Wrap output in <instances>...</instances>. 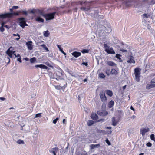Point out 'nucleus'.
<instances>
[{
  "label": "nucleus",
  "mask_w": 155,
  "mask_h": 155,
  "mask_svg": "<svg viewBox=\"0 0 155 155\" xmlns=\"http://www.w3.org/2000/svg\"><path fill=\"white\" fill-rule=\"evenodd\" d=\"M80 9L82 11H84V10L85 9V7H81L80 8Z\"/></svg>",
  "instance_id": "obj_55"
},
{
  "label": "nucleus",
  "mask_w": 155,
  "mask_h": 155,
  "mask_svg": "<svg viewBox=\"0 0 155 155\" xmlns=\"http://www.w3.org/2000/svg\"><path fill=\"white\" fill-rule=\"evenodd\" d=\"M86 13L88 14L90 11V8H85V9L84 11Z\"/></svg>",
  "instance_id": "obj_40"
},
{
  "label": "nucleus",
  "mask_w": 155,
  "mask_h": 155,
  "mask_svg": "<svg viewBox=\"0 0 155 155\" xmlns=\"http://www.w3.org/2000/svg\"><path fill=\"white\" fill-rule=\"evenodd\" d=\"M26 45L29 50H31L33 49V45L32 41H28L26 43Z\"/></svg>",
  "instance_id": "obj_12"
},
{
  "label": "nucleus",
  "mask_w": 155,
  "mask_h": 155,
  "mask_svg": "<svg viewBox=\"0 0 155 155\" xmlns=\"http://www.w3.org/2000/svg\"><path fill=\"white\" fill-rule=\"evenodd\" d=\"M30 12H31V13H33V14H34L35 13V12H34L33 10H31L30 11Z\"/></svg>",
  "instance_id": "obj_64"
},
{
  "label": "nucleus",
  "mask_w": 155,
  "mask_h": 155,
  "mask_svg": "<svg viewBox=\"0 0 155 155\" xmlns=\"http://www.w3.org/2000/svg\"><path fill=\"white\" fill-rule=\"evenodd\" d=\"M59 149L57 147H54L50 149L49 150V151L50 153H52L54 155H56V153L58 152Z\"/></svg>",
  "instance_id": "obj_13"
},
{
  "label": "nucleus",
  "mask_w": 155,
  "mask_h": 155,
  "mask_svg": "<svg viewBox=\"0 0 155 155\" xmlns=\"http://www.w3.org/2000/svg\"><path fill=\"white\" fill-rule=\"evenodd\" d=\"M57 47L59 48V50H60V49L62 48L61 46V45H57Z\"/></svg>",
  "instance_id": "obj_50"
},
{
  "label": "nucleus",
  "mask_w": 155,
  "mask_h": 155,
  "mask_svg": "<svg viewBox=\"0 0 155 155\" xmlns=\"http://www.w3.org/2000/svg\"><path fill=\"white\" fill-rule=\"evenodd\" d=\"M151 83H155V79H153L151 81Z\"/></svg>",
  "instance_id": "obj_53"
},
{
  "label": "nucleus",
  "mask_w": 155,
  "mask_h": 155,
  "mask_svg": "<svg viewBox=\"0 0 155 155\" xmlns=\"http://www.w3.org/2000/svg\"><path fill=\"white\" fill-rule=\"evenodd\" d=\"M133 0H127L125 5L127 7H130L132 6Z\"/></svg>",
  "instance_id": "obj_21"
},
{
  "label": "nucleus",
  "mask_w": 155,
  "mask_h": 155,
  "mask_svg": "<svg viewBox=\"0 0 155 155\" xmlns=\"http://www.w3.org/2000/svg\"><path fill=\"white\" fill-rule=\"evenodd\" d=\"M81 155H88L87 153L85 152L81 153Z\"/></svg>",
  "instance_id": "obj_51"
},
{
  "label": "nucleus",
  "mask_w": 155,
  "mask_h": 155,
  "mask_svg": "<svg viewBox=\"0 0 155 155\" xmlns=\"http://www.w3.org/2000/svg\"><path fill=\"white\" fill-rule=\"evenodd\" d=\"M104 25L102 27V29L104 30L106 29V32L107 33H109L111 32L112 29L110 26V25H106V24H104Z\"/></svg>",
  "instance_id": "obj_10"
},
{
  "label": "nucleus",
  "mask_w": 155,
  "mask_h": 155,
  "mask_svg": "<svg viewBox=\"0 0 155 155\" xmlns=\"http://www.w3.org/2000/svg\"><path fill=\"white\" fill-rule=\"evenodd\" d=\"M104 46L105 48V51L107 53L112 54H115V52L113 50L112 48H110V47L108 46L106 44H104Z\"/></svg>",
  "instance_id": "obj_3"
},
{
  "label": "nucleus",
  "mask_w": 155,
  "mask_h": 155,
  "mask_svg": "<svg viewBox=\"0 0 155 155\" xmlns=\"http://www.w3.org/2000/svg\"><path fill=\"white\" fill-rule=\"evenodd\" d=\"M120 51H122L123 52H126V51H127V50H124V49H121Z\"/></svg>",
  "instance_id": "obj_62"
},
{
  "label": "nucleus",
  "mask_w": 155,
  "mask_h": 155,
  "mask_svg": "<svg viewBox=\"0 0 155 155\" xmlns=\"http://www.w3.org/2000/svg\"><path fill=\"white\" fill-rule=\"evenodd\" d=\"M120 57L121 55L118 54H117L116 55V57L120 61L122 62V60Z\"/></svg>",
  "instance_id": "obj_33"
},
{
  "label": "nucleus",
  "mask_w": 155,
  "mask_h": 155,
  "mask_svg": "<svg viewBox=\"0 0 155 155\" xmlns=\"http://www.w3.org/2000/svg\"><path fill=\"white\" fill-rule=\"evenodd\" d=\"M114 104V102L112 100L110 101L108 104V107L109 108H111Z\"/></svg>",
  "instance_id": "obj_25"
},
{
  "label": "nucleus",
  "mask_w": 155,
  "mask_h": 155,
  "mask_svg": "<svg viewBox=\"0 0 155 155\" xmlns=\"http://www.w3.org/2000/svg\"><path fill=\"white\" fill-rule=\"evenodd\" d=\"M72 55L75 58H78L81 55V53L80 52L74 51L71 53Z\"/></svg>",
  "instance_id": "obj_17"
},
{
  "label": "nucleus",
  "mask_w": 155,
  "mask_h": 155,
  "mask_svg": "<svg viewBox=\"0 0 155 155\" xmlns=\"http://www.w3.org/2000/svg\"><path fill=\"white\" fill-rule=\"evenodd\" d=\"M30 60V62L32 63L35 62L36 61V58L35 57H33L31 58Z\"/></svg>",
  "instance_id": "obj_37"
},
{
  "label": "nucleus",
  "mask_w": 155,
  "mask_h": 155,
  "mask_svg": "<svg viewBox=\"0 0 155 155\" xmlns=\"http://www.w3.org/2000/svg\"><path fill=\"white\" fill-rule=\"evenodd\" d=\"M35 67L36 68H39L41 69H47L48 68V67L43 64H39V65H35Z\"/></svg>",
  "instance_id": "obj_18"
},
{
  "label": "nucleus",
  "mask_w": 155,
  "mask_h": 155,
  "mask_svg": "<svg viewBox=\"0 0 155 155\" xmlns=\"http://www.w3.org/2000/svg\"><path fill=\"white\" fill-rule=\"evenodd\" d=\"M111 71L108 68H106L105 70V72L108 76H109L110 74Z\"/></svg>",
  "instance_id": "obj_32"
},
{
  "label": "nucleus",
  "mask_w": 155,
  "mask_h": 155,
  "mask_svg": "<svg viewBox=\"0 0 155 155\" xmlns=\"http://www.w3.org/2000/svg\"><path fill=\"white\" fill-rule=\"evenodd\" d=\"M82 64H83L85 65L86 66H87L88 65L87 63H85V62H83L82 63Z\"/></svg>",
  "instance_id": "obj_58"
},
{
  "label": "nucleus",
  "mask_w": 155,
  "mask_h": 155,
  "mask_svg": "<svg viewBox=\"0 0 155 155\" xmlns=\"http://www.w3.org/2000/svg\"><path fill=\"white\" fill-rule=\"evenodd\" d=\"M106 128L107 129H112V127H106Z\"/></svg>",
  "instance_id": "obj_60"
},
{
  "label": "nucleus",
  "mask_w": 155,
  "mask_h": 155,
  "mask_svg": "<svg viewBox=\"0 0 155 155\" xmlns=\"http://www.w3.org/2000/svg\"><path fill=\"white\" fill-rule=\"evenodd\" d=\"M150 131L149 128H143L140 129V134H141L143 137L144 136L146 133Z\"/></svg>",
  "instance_id": "obj_9"
},
{
  "label": "nucleus",
  "mask_w": 155,
  "mask_h": 155,
  "mask_svg": "<svg viewBox=\"0 0 155 155\" xmlns=\"http://www.w3.org/2000/svg\"><path fill=\"white\" fill-rule=\"evenodd\" d=\"M17 61H19L20 63H21L22 62L21 60L20 57L18 58L17 59Z\"/></svg>",
  "instance_id": "obj_52"
},
{
  "label": "nucleus",
  "mask_w": 155,
  "mask_h": 155,
  "mask_svg": "<svg viewBox=\"0 0 155 155\" xmlns=\"http://www.w3.org/2000/svg\"><path fill=\"white\" fill-rule=\"evenodd\" d=\"M107 64L108 65L110 66H114L116 65L115 63L111 61H108Z\"/></svg>",
  "instance_id": "obj_26"
},
{
  "label": "nucleus",
  "mask_w": 155,
  "mask_h": 155,
  "mask_svg": "<svg viewBox=\"0 0 155 155\" xmlns=\"http://www.w3.org/2000/svg\"><path fill=\"white\" fill-rule=\"evenodd\" d=\"M152 144L150 142H148L146 144L147 146L148 147H151L152 146Z\"/></svg>",
  "instance_id": "obj_47"
},
{
  "label": "nucleus",
  "mask_w": 155,
  "mask_h": 155,
  "mask_svg": "<svg viewBox=\"0 0 155 155\" xmlns=\"http://www.w3.org/2000/svg\"><path fill=\"white\" fill-rule=\"evenodd\" d=\"M89 50L88 49H84L81 50V52L82 53L84 54L89 52Z\"/></svg>",
  "instance_id": "obj_41"
},
{
  "label": "nucleus",
  "mask_w": 155,
  "mask_h": 155,
  "mask_svg": "<svg viewBox=\"0 0 155 155\" xmlns=\"http://www.w3.org/2000/svg\"><path fill=\"white\" fill-rule=\"evenodd\" d=\"M99 132L100 133H102L103 134H111L112 132V131L111 130H110V131H109L107 133L105 131H104V130H100L99 131Z\"/></svg>",
  "instance_id": "obj_27"
},
{
  "label": "nucleus",
  "mask_w": 155,
  "mask_h": 155,
  "mask_svg": "<svg viewBox=\"0 0 155 155\" xmlns=\"http://www.w3.org/2000/svg\"><path fill=\"white\" fill-rule=\"evenodd\" d=\"M105 92L107 95L110 97L112 96L113 95V93L112 91L110 90H106L105 91Z\"/></svg>",
  "instance_id": "obj_22"
},
{
  "label": "nucleus",
  "mask_w": 155,
  "mask_h": 155,
  "mask_svg": "<svg viewBox=\"0 0 155 155\" xmlns=\"http://www.w3.org/2000/svg\"><path fill=\"white\" fill-rule=\"evenodd\" d=\"M111 73L112 74L116 75L117 74V72L115 69H112L111 70Z\"/></svg>",
  "instance_id": "obj_31"
},
{
  "label": "nucleus",
  "mask_w": 155,
  "mask_h": 155,
  "mask_svg": "<svg viewBox=\"0 0 155 155\" xmlns=\"http://www.w3.org/2000/svg\"><path fill=\"white\" fill-rule=\"evenodd\" d=\"M134 75L135 77V80L137 81H140V78L141 69L139 68H136L134 69Z\"/></svg>",
  "instance_id": "obj_2"
},
{
  "label": "nucleus",
  "mask_w": 155,
  "mask_h": 155,
  "mask_svg": "<svg viewBox=\"0 0 155 155\" xmlns=\"http://www.w3.org/2000/svg\"><path fill=\"white\" fill-rule=\"evenodd\" d=\"M55 87L56 89H59V88H58L59 86H55Z\"/></svg>",
  "instance_id": "obj_61"
},
{
  "label": "nucleus",
  "mask_w": 155,
  "mask_h": 155,
  "mask_svg": "<svg viewBox=\"0 0 155 155\" xmlns=\"http://www.w3.org/2000/svg\"><path fill=\"white\" fill-rule=\"evenodd\" d=\"M105 141L106 143H107L108 145H111V143L108 140V138H107L105 140Z\"/></svg>",
  "instance_id": "obj_45"
},
{
  "label": "nucleus",
  "mask_w": 155,
  "mask_h": 155,
  "mask_svg": "<svg viewBox=\"0 0 155 155\" xmlns=\"http://www.w3.org/2000/svg\"><path fill=\"white\" fill-rule=\"evenodd\" d=\"M41 46L43 47L44 49L45 50L47 51L48 52L49 50L48 48L46 46V45L45 44H43L41 45Z\"/></svg>",
  "instance_id": "obj_36"
},
{
  "label": "nucleus",
  "mask_w": 155,
  "mask_h": 155,
  "mask_svg": "<svg viewBox=\"0 0 155 155\" xmlns=\"http://www.w3.org/2000/svg\"><path fill=\"white\" fill-rule=\"evenodd\" d=\"M97 113L98 115L102 117L105 116L108 114L107 111L106 110L97 111Z\"/></svg>",
  "instance_id": "obj_11"
},
{
  "label": "nucleus",
  "mask_w": 155,
  "mask_h": 155,
  "mask_svg": "<svg viewBox=\"0 0 155 155\" xmlns=\"http://www.w3.org/2000/svg\"><path fill=\"white\" fill-rule=\"evenodd\" d=\"M130 109L133 110L134 111V108H133V107H132V106H131L130 107Z\"/></svg>",
  "instance_id": "obj_57"
},
{
  "label": "nucleus",
  "mask_w": 155,
  "mask_h": 155,
  "mask_svg": "<svg viewBox=\"0 0 155 155\" xmlns=\"http://www.w3.org/2000/svg\"><path fill=\"white\" fill-rule=\"evenodd\" d=\"M152 84H148L146 85V88L147 89H149L152 88Z\"/></svg>",
  "instance_id": "obj_39"
},
{
  "label": "nucleus",
  "mask_w": 155,
  "mask_h": 155,
  "mask_svg": "<svg viewBox=\"0 0 155 155\" xmlns=\"http://www.w3.org/2000/svg\"><path fill=\"white\" fill-rule=\"evenodd\" d=\"M43 35L45 37H48L50 35V33L47 30L43 33Z\"/></svg>",
  "instance_id": "obj_24"
},
{
  "label": "nucleus",
  "mask_w": 155,
  "mask_h": 155,
  "mask_svg": "<svg viewBox=\"0 0 155 155\" xmlns=\"http://www.w3.org/2000/svg\"><path fill=\"white\" fill-rule=\"evenodd\" d=\"M104 119H101L100 120H98L97 122H100L102 121V122L104 121Z\"/></svg>",
  "instance_id": "obj_54"
},
{
  "label": "nucleus",
  "mask_w": 155,
  "mask_h": 155,
  "mask_svg": "<svg viewBox=\"0 0 155 155\" xmlns=\"http://www.w3.org/2000/svg\"><path fill=\"white\" fill-rule=\"evenodd\" d=\"M91 117L93 120H98V116L95 113H93L92 114Z\"/></svg>",
  "instance_id": "obj_20"
},
{
  "label": "nucleus",
  "mask_w": 155,
  "mask_h": 155,
  "mask_svg": "<svg viewBox=\"0 0 155 155\" xmlns=\"http://www.w3.org/2000/svg\"><path fill=\"white\" fill-rule=\"evenodd\" d=\"M142 5V2L140 1H138L135 2L134 4V7H139Z\"/></svg>",
  "instance_id": "obj_15"
},
{
  "label": "nucleus",
  "mask_w": 155,
  "mask_h": 155,
  "mask_svg": "<svg viewBox=\"0 0 155 155\" xmlns=\"http://www.w3.org/2000/svg\"><path fill=\"white\" fill-rule=\"evenodd\" d=\"M35 20L39 23H43L44 21V20L39 16H37L35 18Z\"/></svg>",
  "instance_id": "obj_19"
},
{
  "label": "nucleus",
  "mask_w": 155,
  "mask_h": 155,
  "mask_svg": "<svg viewBox=\"0 0 155 155\" xmlns=\"http://www.w3.org/2000/svg\"><path fill=\"white\" fill-rule=\"evenodd\" d=\"M41 113H39L36 114L35 115V118H37L38 117H39L41 116Z\"/></svg>",
  "instance_id": "obj_46"
},
{
  "label": "nucleus",
  "mask_w": 155,
  "mask_h": 155,
  "mask_svg": "<svg viewBox=\"0 0 155 155\" xmlns=\"http://www.w3.org/2000/svg\"><path fill=\"white\" fill-rule=\"evenodd\" d=\"M94 123V121L91 120H89L87 121V124L88 126H91Z\"/></svg>",
  "instance_id": "obj_35"
},
{
  "label": "nucleus",
  "mask_w": 155,
  "mask_h": 155,
  "mask_svg": "<svg viewBox=\"0 0 155 155\" xmlns=\"http://www.w3.org/2000/svg\"><path fill=\"white\" fill-rule=\"evenodd\" d=\"M64 72L62 70L59 68L56 72V75L58 79L61 78L63 75Z\"/></svg>",
  "instance_id": "obj_8"
},
{
  "label": "nucleus",
  "mask_w": 155,
  "mask_h": 155,
  "mask_svg": "<svg viewBox=\"0 0 155 155\" xmlns=\"http://www.w3.org/2000/svg\"><path fill=\"white\" fill-rule=\"evenodd\" d=\"M56 13V12H54L52 13L43 14L41 13V14L44 17L46 20H49L53 19L54 18V15Z\"/></svg>",
  "instance_id": "obj_1"
},
{
  "label": "nucleus",
  "mask_w": 155,
  "mask_h": 155,
  "mask_svg": "<svg viewBox=\"0 0 155 155\" xmlns=\"http://www.w3.org/2000/svg\"><path fill=\"white\" fill-rule=\"evenodd\" d=\"M59 118L58 117L56 118L55 119H54L53 121V123L54 124H55L57 122V121L59 120Z\"/></svg>",
  "instance_id": "obj_43"
},
{
  "label": "nucleus",
  "mask_w": 155,
  "mask_h": 155,
  "mask_svg": "<svg viewBox=\"0 0 155 155\" xmlns=\"http://www.w3.org/2000/svg\"><path fill=\"white\" fill-rule=\"evenodd\" d=\"M21 12L23 13L26 15H27V12L26 11H22V12Z\"/></svg>",
  "instance_id": "obj_48"
},
{
  "label": "nucleus",
  "mask_w": 155,
  "mask_h": 155,
  "mask_svg": "<svg viewBox=\"0 0 155 155\" xmlns=\"http://www.w3.org/2000/svg\"><path fill=\"white\" fill-rule=\"evenodd\" d=\"M5 23L4 22H3L1 24V26L0 27V31L1 32H3L4 31V29L3 28L4 27V25H5Z\"/></svg>",
  "instance_id": "obj_28"
},
{
  "label": "nucleus",
  "mask_w": 155,
  "mask_h": 155,
  "mask_svg": "<svg viewBox=\"0 0 155 155\" xmlns=\"http://www.w3.org/2000/svg\"><path fill=\"white\" fill-rule=\"evenodd\" d=\"M13 15H18L19 14L17 12L13 13H7L5 14H0V17L2 18H10Z\"/></svg>",
  "instance_id": "obj_4"
},
{
  "label": "nucleus",
  "mask_w": 155,
  "mask_h": 155,
  "mask_svg": "<svg viewBox=\"0 0 155 155\" xmlns=\"http://www.w3.org/2000/svg\"><path fill=\"white\" fill-rule=\"evenodd\" d=\"M31 133L32 134V137L34 138H36L38 137L39 131L37 128H35L34 129V132H32Z\"/></svg>",
  "instance_id": "obj_14"
},
{
  "label": "nucleus",
  "mask_w": 155,
  "mask_h": 155,
  "mask_svg": "<svg viewBox=\"0 0 155 155\" xmlns=\"http://www.w3.org/2000/svg\"><path fill=\"white\" fill-rule=\"evenodd\" d=\"M155 4V0H151L150 2H149L148 5H151Z\"/></svg>",
  "instance_id": "obj_44"
},
{
  "label": "nucleus",
  "mask_w": 155,
  "mask_h": 155,
  "mask_svg": "<svg viewBox=\"0 0 155 155\" xmlns=\"http://www.w3.org/2000/svg\"><path fill=\"white\" fill-rule=\"evenodd\" d=\"M0 100L2 101H5V98L3 97H0Z\"/></svg>",
  "instance_id": "obj_56"
},
{
  "label": "nucleus",
  "mask_w": 155,
  "mask_h": 155,
  "mask_svg": "<svg viewBox=\"0 0 155 155\" xmlns=\"http://www.w3.org/2000/svg\"><path fill=\"white\" fill-rule=\"evenodd\" d=\"M15 51H12L10 50V48L7 50L6 51L7 54L11 58H16V57H20L19 54H18L17 55L15 53Z\"/></svg>",
  "instance_id": "obj_5"
},
{
  "label": "nucleus",
  "mask_w": 155,
  "mask_h": 155,
  "mask_svg": "<svg viewBox=\"0 0 155 155\" xmlns=\"http://www.w3.org/2000/svg\"><path fill=\"white\" fill-rule=\"evenodd\" d=\"M134 58L132 56H129L128 57V60L127 61V62L130 63H135V61L134 59Z\"/></svg>",
  "instance_id": "obj_16"
},
{
  "label": "nucleus",
  "mask_w": 155,
  "mask_h": 155,
  "mask_svg": "<svg viewBox=\"0 0 155 155\" xmlns=\"http://www.w3.org/2000/svg\"><path fill=\"white\" fill-rule=\"evenodd\" d=\"M100 97L101 101L103 102H106L107 101V97L105 96V92L102 91L100 93Z\"/></svg>",
  "instance_id": "obj_7"
},
{
  "label": "nucleus",
  "mask_w": 155,
  "mask_h": 155,
  "mask_svg": "<svg viewBox=\"0 0 155 155\" xmlns=\"http://www.w3.org/2000/svg\"><path fill=\"white\" fill-rule=\"evenodd\" d=\"M99 77L100 78L103 79L105 78V76L103 73L101 72L99 74Z\"/></svg>",
  "instance_id": "obj_34"
},
{
  "label": "nucleus",
  "mask_w": 155,
  "mask_h": 155,
  "mask_svg": "<svg viewBox=\"0 0 155 155\" xmlns=\"http://www.w3.org/2000/svg\"><path fill=\"white\" fill-rule=\"evenodd\" d=\"M100 146V144H91L90 146V147L91 149H94L97 147H99Z\"/></svg>",
  "instance_id": "obj_23"
},
{
  "label": "nucleus",
  "mask_w": 155,
  "mask_h": 155,
  "mask_svg": "<svg viewBox=\"0 0 155 155\" xmlns=\"http://www.w3.org/2000/svg\"><path fill=\"white\" fill-rule=\"evenodd\" d=\"M112 125L113 126H115L117 124V122L115 121V118L113 117L112 118Z\"/></svg>",
  "instance_id": "obj_30"
},
{
  "label": "nucleus",
  "mask_w": 155,
  "mask_h": 155,
  "mask_svg": "<svg viewBox=\"0 0 155 155\" xmlns=\"http://www.w3.org/2000/svg\"><path fill=\"white\" fill-rule=\"evenodd\" d=\"M13 35L14 36H18V38H16L15 39L16 40H19L20 39V35L19 34H13Z\"/></svg>",
  "instance_id": "obj_38"
},
{
  "label": "nucleus",
  "mask_w": 155,
  "mask_h": 155,
  "mask_svg": "<svg viewBox=\"0 0 155 155\" xmlns=\"http://www.w3.org/2000/svg\"><path fill=\"white\" fill-rule=\"evenodd\" d=\"M12 7V9H17L18 8V6H13Z\"/></svg>",
  "instance_id": "obj_49"
},
{
  "label": "nucleus",
  "mask_w": 155,
  "mask_h": 155,
  "mask_svg": "<svg viewBox=\"0 0 155 155\" xmlns=\"http://www.w3.org/2000/svg\"><path fill=\"white\" fill-rule=\"evenodd\" d=\"M4 27H6V28H8V29L9 28V27L8 26L6 25H4Z\"/></svg>",
  "instance_id": "obj_63"
},
{
  "label": "nucleus",
  "mask_w": 155,
  "mask_h": 155,
  "mask_svg": "<svg viewBox=\"0 0 155 155\" xmlns=\"http://www.w3.org/2000/svg\"><path fill=\"white\" fill-rule=\"evenodd\" d=\"M150 139L151 140L154 141H155V138L154 137V134H152L150 135Z\"/></svg>",
  "instance_id": "obj_42"
},
{
  "label": "nucleus",
  "mask_w": 155,
  "mask_h": 155,
  "mask_svg": "<svg viewBox=\"0 0 155 155\" xmlns=\"http://www.w3.org/2000/svg\"><path fill=\"white\" fill-rule=\"evenodd\" d=\"M16 143L19 144H25L24 141L21 139L18 140L17 141Z\"/></svg>",
  "instance_id": "obj_29"
},
{
  "label": "nucleus",
  "mask_w": 155,
  "mask_h": 155,
  "mask_svg": "<svg viewBox=\"0 0 155 155\" xmlns=\"http://www.w3.org/2000/svg\"><path fill=\"white\" fill-rule=\"evenodd\" d=\"M19 24L23 28L25 26H28V25L26 23L25 18H21L19 19Z\"/></svg>",
  "instance_id": "obj_6"
},
{
  "label": "nucleus",
  "mask_w": 155,
  "mask_h": 155,
  "mask_svg": "<svg viewBox=\"0 0 155 155\" xmlns=\"http://www.w3.org/2000/svg\"><path fill=\"white\" fill-rule=\"evenodd\" d=\"M24 60L26 61H28L29 60V58H24Z\"/></svg>",
  "instance_id": "obj_59"
}]
</instances>
